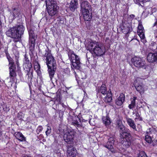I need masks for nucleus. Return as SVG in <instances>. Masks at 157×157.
<instances>
[{
    "instance_id": "obj_26",
    "label": "nucleus",
    "mask_w": 157,
    "mask_h": 157,
    "mask_svg": "<svg viewBox=\"0 0 157 157\" xmlns=\"http://www.w3.org/2000/svg\"><path fill=\"white\" fill-rule=\"evenodd\" d=\"M23 67L24 70L27 72V75H29L32 68L31 63L30 62L24 63Z\"/></svg>"
},
{
    "instance_id": "obj_10",
    "label": "nucleus",
    "mask_w": 157,
    "mask_h": 157,
    "mask_svg": "<svg viewBox=\"0 0 157 157\" xmlns=\"http://www.w3.org/2000/svg\"><path fill=\"white\" fill-rule=\"evenodd\" d=\"M117 129L119 131L120 137L121 138H123L125 136L127 137L130 136V131L129 129L126 128L124 125Z\"/></svg>"
},
{
    "instance_id": "obj_14",
    "label": "nucleus",
    "mask_w": 157,
    "mask_h": 157,
    "mask_svg": "<svg viewBox=\"0 0 157 157\" xmlns=\"http://www.w3.org/2000/svg\"><path fill=\"white\" fill-rule=\"evenodd\" d=\"M92 10H81L85 21H90L92 17Z\"/></svg>"
},
{
    "instance_id": "obj_35",
    "label": "nucleus",
    "mask_w": 157,
    "mask_h": 157,
    "mask_svg": "<svg viewBox=\"0 0 157 157\" xmlns=\"http://www.w3.org/2000/svg\"><path fill=\"white\" fill-rule=\"evenodd\" d=\"M51 132V128L49 126H48L47 128V130L46 131V135L48 136L49 134H50Z\"/></svg>"
},
{
    "instance_id": "obj_40",
    "label": "nucleus",
    "mask_w": 157,
    "mask_h": 157,
    "mask_svg": "<svg viewBox=\"0 0 157 157\" xmlns=\"http://www.w3.org/2000/svg\"><path fill=\"white\" fill-rule=\"evenodd\" d=\"M65 73L67 74H70V71L69 68H67L64 69Z\"/></svg>"
},
{
    "instance_id": "obj_39",
    "label": "nucleus",
    "mask_w": 157,
    "mask_h": 157,
    "mask_svg": "<svg viewBox=\"0 0 157 157\" xmlns=\"http://www.w3.org/2000/svg\"><path fill=\"white\" fill-rule=\"evenodd\" d=\"M25 60L24 61V63L30 62L26 55H25Z\"/></svg>"
},
{
    "instance_id": "obj_12",
    "label": "nucleus",
    "mask_w": 157,
    "mask_h": 157,
    "mask_svg": "<svg viewBox=\"0 0 157 157\" xmlns=\"http://www.w3.org/2000/svg\"><path fill=\"white\" fill-rule=\"evenodd\" d=\"M14 27L17 37H19L18 40L20 41L21 40L22 35L24 34L25 28L22 25H17Z\"/></svg>"
},
{
    "instance_id": "obj_23",
    "label": "nucleus",
    "mask_w": 157,
    "mask_h": 157,
    "mask_svg": "<svg viewBox=\"0 0 157 157\" xmlns=\"http://www.w3.org/2000/svg\"><path fill=\"white\" fill-rule=\"evenodd\" d=\"M78 3L77 0H72L70 3V9L71 11L74 12L77 8Z\"/></svg>"
},
{
    "instance_id": "obj_22",
    "label": "nucleus",
    "mask_w": 157,
    "mask_h": 157,
    "mask_svg": "<svg viewBox=\"0 0 157 157\" xmlns=\"http://www.w3.org/2000/svg\"><path fill=\"white\" fill-rule=\"evenodd\" d=\"M137 32L141 39H144L145 38L144 30L142 25L139 24Z\"/></svg>"
},
{
    "instance_id": "obj_36",
    "label": "nucleus",
    "mask_w": 157,
    "mask_h": 157,
    "mask_svg": "<svg viewBox=\"0 0 157 157\" xmlns=\"http://www.w3.org/2000/svg\"><path fill=\"white\" fill-rule=\"evenodd\" d=\"M136 118H135V119H139L140 121L142 120V118L140 117V115L138 113V112H137L136 113Z\"/></svg>"
},
{
    "instance_id": "obj_46",
    "label": "nucleus",
    "mask_w": 157,
    "mask_h": 157,
    "mask_svg": "<svg viewBox=\"0 0 157 157\" xmlns=\"http://www.w3.org/2000/svg\"><path fill=\"white\" fill-rule=\"evenodd\" d=\"M130 17L132 18H134L135 17V16L133 14H132L130 15Z\"/></svg>"
},
{
    "instance_id": "obj_29",
    "label": "nucleus",
    "mask_w": 157,
    "mask_h": 157,
    "mask_svg": "<svg viewBox=\"0 0 157 157\" xmlns=\"http://www.w3.org/2000/svg\"><path fill=\"white\" fill-rule=\"evenodd\" d=\"M136 97H134L133 99L131 101V103L129 105L128 107L130 109H132L135 107V100L136 99Z\"/></svg>"
},
{
    "instance_id": "obj_49",
    "label": "nucleus",
    "mask_w": 157,
    "mask_h": 157,
    "mask_svg": "<svg viewBox=\"0 0 157 157\" xmlns=\"http://www.w3.org/2000/svg\"><path fill=\"white\" fill-rule=\"evenodd\" d=\"M156 37L157 38V36H156Z\"/></svg>"
},
{
    "instance_id": "obj_2",
    "label": "nucleus",
    "mask_w": 157,
    "mask_h": 157,
    "mask_svg": "<svg viewBox=\"0 0 157 157\" xmlns=\"http://www.w3.org/2000/svg\"><path fill=\"white\" fill-rule=\"evenodd\" d=\"M45 2L46 9L49 15L52 17L55 16L59 9L56 2L54 0H46Z\"/></svg>"
},
{
    "instance_id": "obj_15",
    "label": "nucleus",
    "mask_w": 157,
    "mask_h": 157,
    "mask_svg": "<svg viewBox=\"0 0 157 157\" xmlns=\"http://www.w3.org/2000/svg\"><path fill=\"white\" fill-rule=\"evenodd\" d=\"M147 59L149 62H157V50L155 51L154 53H148L147 56Z\"/></svg>"
},
{
    "instance_id": "obj_41",
    "label": "nucleus",
    "mask_w": 157,
    "mask_h": 157,
    "mask_svg": "<svg viewBox=\"0 0 157 157\" xmlns=\"http://www.w3.org/2000/svg\"><path fill=\"white\" fill-rule=\"evenodd\" d=\"M40 68V67L39 64L36 65L35 66V69H37V71L39 70Z\"/></svg>"
},
{
    "instance_id": "obj_28",
    "label": "nucleus",
    "mask_w": 157,
    "mask_h": 157,
    "mask_svg": "<svg viewBox=\"0 0 157 157\" xmlns=\"http://www.w3.org/2000/svg\"><path fill=\"white\" fill-rule=\"evenodd\" d=\"M102 121L103 123L106 126L109 125L111 123L110 118L109 117L106 116V117H102Z\"/></svg>"
},
{
    "instance_id": "obj_20",
    "label": "nucleus",
    "mask_w": 157,
    "mask_h": 157,
    "mask_svg": "<svg viewBox=\"0 0 157 157\" xmlns=\"http://www.w3.org/2000/svg\"><path fill=\"white\" fill-rule=\"evenodd\" d=\"M135 87L137 91L140 93H143L145 90V89L144 87V85L142 83H139L137 81L135 82Z\"/></svg>"
},
{
    "instance_id": "obj_16",
    "label": "nucleus",
    "mask_w": 157,
    "mask_h": 157,
    "mask_svg": "<svg viewBox=\"0 0 157 157\" xmlns=\"http://www.w3.org/2000/svg\"><path fill=\"white\" fill-rule=\"evenodd\" d=\"M122 138L125 139V140L123 142H122L124 147L126 148L129 147L132 142L131 134H130V136H129L127 137L125 136V137H124L123 138Z\"/></svg>"
},
{
    "instance_id": "obj_21",
    "label": "nucleus",
    "mask_w": 157,
    "mask_h": 157,
    "mask_svg": "<svg viewBox=\"0 0 157 157\" xmlns=\"http://www.w3.org/2000/svg\"><path fill=\"white\" fill-rule=\"evenodd\" d=\"M125 100V96L123 94H121L120 96L117 98L115 101L116 104L118 106H121L122 105Z\"/></svg>"
},
{
    "instance_id": "obj_47",
    "label": "nucleus",
    "mask_w": 157,
    "mask_h": 157,
    "mask_svg": "<svg viewBox=\"0 0 157 157\" xmlns=\"http://www.w3.org/2000/svg\"><path fill=\"white\" fill-rule=\"evenodd\" d=\"M17 66L18 65V62H17Z\"/></svg>"
},
{
    "instance_id": "obj_1",
    "label": "nucleus",
    "mask_w": 157,
    "mask_h": 157,
    "mask_svg": "<svg viewBox=\"0 0 157 157\" xmlns=\"http://www.w3.org/2000/svg\"><path fill=\"white\" fill-rule=\"evenodd\" d=\"M46 53L44 57H46L45 61L48 68V72L50 80H52L56 68V60L50 51L46 50Z\"/></svg>"
},
{
    "instance_id": "obj_7",
    "label": "nucleus",
    "mask_w": 157,
    "mask_h": 157,
    "mask_svg": "<svg viewBox=\"0 0 157 157\" xmlns=\"http://www.w3.org/2000/svg\"><path fill=\"white\" fill-rule=\"evenodd\" d=\"M15 29V27L13 26L10 28L6 32V35L8 37L13 39V41L15 43L19 41Z\"/></svg>"
},
{
    "instance_id": "obj_37",
    "label": "nucleus",
    "mask_w": 157,
    "mask_h": 157,
    "mask_svg": "<svg viewBox=\"0 0 157 157\" xmlns=\"http://www.w3.org/2000/svg\"><path fill=\"white\" fill-rule=\"evenodd\" d=\"M138 157H147L145 154V153L144 152H141L139 154Z\"/></svg>"
},
{
    "instance_id": "obj_42",
    "label": "nucleus",
    "mask_w": 157,
    "mask_h": 157,
    "mask_svg": "<svg viewBox=\"0 0 157 157\" xmlns=\"http://www.w3.org/2000/svg\"><path fill=\"white\" fill-rule=\"evenodd\" d=\"M127 28L128 32H127V33H129V32H131L132 30V29L131 28L130 26H128Z\"/></svg>"
},
{
    "instance_id": "obj_24",
    "label": "nucleus",
    "mask_w": 157,
    "mask_h": 157,
    "mask_svg": "<svg viewBox=\"0 0 157 157\" xmlns=\"http://www.w3.org/2000/svg\"><path fill=\"white\" fill-rule=\"evenodd\" d=\"M126 119L127 123L130 127L132 128L134 130L137 131L136 125L134 121L132 119L128 117L126 118Z\"/></svg>"
},
{
    "instance_id": "obj_32",
    "label": "nucleus",
    "mask_w": 157,
    "mask_h": 157,
    "mask_svg": "<svg viewBox=\"0 0 157 157\" xmlns=\"http://www.w3.org/2000/svg\"><path fill=\"white\" fill-rule=\"evenodd\" d=\"M145 140L148 143H151L152 139L151 136L148 135H147L145 136Z\"/></svg>"
},
{
    "instance_id": "obj_4",
    "label": "nucleus",
    "mask_w": 157,
    "mask_h": 157,
    "mask_svg": "<svg viewBox=\"0 0 157 157\" xmlns=\"http://www.w3.org/2000/svg\"><path fill=\"white\" fill-rule=\"evenodd\" d=\"M99 93H101L103 95L106 94V96L104 98V100L106 103H110L112 101V94L111 91L107 92L106 86L104 84L101 85L98 89Z\"/></svg>"
},
{
    "instance_id": "obj_13",
    "label": "nucleus",
    "mask_w": 157,
    "mask_h": 157,
    "mask_svg": "<svg viewBox=\"0 0 157 157\" xmlns=\"http://www.w3.org/2000/svg\"><path fill=\"white\" fill-rule=\"evenodd\" d=\"M114 139L113 137H110L106 144L104 145L105 147L108 149L113 153H115V151L114 149L113 146L114 145Z\"/></svg>"
},
{
    "instance_id": "obj_45",
    "label": "nucleus",
    "mask_w": 157,
    "mask_h": 157,
    "mask_svg": "<svg viewBox=\"0 0 157 157\" xmlns=\"http://www.w3.org/2000/svg\"><path fill=\"white\" fill-rule=\"evenodd\" d=\"M60 104L62 105V107L64 108H65L66 107V105H64L62 103H60Z\"/></svg>"
},
{
    "instance_id": "obj_11",
    "label": "nucleus",
    "mask_w": 157,
    "mask_h": 157,
    "mask_svg": "<svg viewBox=\"0 0 157 157\" xmlns=\"http://www.w3.org/2000/svg\"><path fill=\"white\" fill-rule=\"evenodd\" d=\"M92 52H94L96 56H100L105 53V49L103 47L99 45L98 43L97 46L92 49Z\"/></svg>"
},
{
    "instance_id": "obj_5",
    "label": "nucleus",
    "mask_w": 157,
    "mask_h": 157,
    "mask_svg": "<svg viewBox=\"0 0 157 157\" xmlns=\"http://www.w3.org/2000/svg\"><path fill=\"white\" fill-rule=\"evenodd\" d=\"M28 32L29 36V50L31 54H33L35 49V40L36 39V36L33 30L30 29Z\"/></svg>"
},
{
    "instance_id": "obj_34",
    "label": "nucleus",
    "mask_w": 157,
    "mask_h": 157,
    "mask_svg": "<svg viewBox=\"0 0 157 157\" xmlns=\"http://www.w3.org/2000/svg\"><path fill=\"white\" fill-rule=\"evenodd\" d=\"M17 117L20 120H22L24 117V115L21 112H19L18 113Z\"/></svg>"
},
{
    "instance_id": "obj_17",
    "label": "nucleus",
    "mask_w": 157,
    "mask_h": 157,
    "mask_svg": "<svg viewBox=\"0 0 157 157\" xmlns=\"http://www.w3.org/2000/svg\"><path fill=\"white\" fill-rule=\"evenodd\" d=\"M81 10H92L91 6L87 1H82L80 3Z\"/></svg>"
},
{
    "instance_id": "obj_6",
    "label": "nucleus",
    "mask_w": 157,
    "mask_h": 157,
    "mask_svg": "<svg viewBox=\"0 0 157 157\" xmlns=\"http://www.w3.org/2000/svg\"><path fill=\"white\" fill-rule=\"evenodd\" d=\"M131 61L136 67L140 68L145 67V61L140 58L135 56L132 58Z\"/></svg>"
},
{
    "instance_id": "obj_48",
    "label": "nucleus",
    "mask_w": 157,
    "mask_h": 157,
    "mask_svg": "<svg viewBox=\"0 0 157 157\" xmlns=\"http://www.w3.org/2000/svg\"><path fill=\"white\" fill-rule=\"evenodd\" d=\"M75 74V75L76 74L75 71H74Z\"/></svg>"
},
{
    "instance_id": "obj_44",
    "label": "nucleus",
    "mask_w": 157,
    "mask_h": 157,
    "mask_svg": "<svg viewBox=\"0 0 157 157\" xmlns=\"http://www.w3.org/2000/svg\"><path fill=\"white\" fill-rule=\"evenodd\" d=\"M22 157H30V156L27 155H23L22 156Z\"/></svg>"
},
{
    "instance_id": "obj_33",
    "label": "nucleus",
    "mask_w": 157,
    "mask_h": 157,
    "mask_svg": "<svg viewBox=\"0 0 157 157\" xmlns=\"http://www.w3.org/2000/svg\"><path fill=\"white\" fill-rule=\"evenodd\" d=\"M43 128L41 126H39L36 130V132L38 134H39L43 130Z\"/></svg>"
},
{
    "instance_id": "obj_31",
    "label": "nucleus",
    "mask_w": 157,
    "mask_h": 157,
    "mask_svg": "<svg viewBox=\"0 0 157 157\" xmlns=\"http://www.w3.org/2000/svg\"><path fill=\"white\" fill-rule=\"evenodd\" d=\"M124 125L123 124L122 121L120 119L117 120L116 122V127L117 128H118L119 127H121Z\"/></svg>"
},
{
    "instance_id": "obj_8",
    "label": "nucleus",
    "mask_w": 157,
    "mask_h": 157,
    "mask_svg": "<svg viewBox=\"0 0 157 157\" xmlns=\"http://www.w3.org/2000/svg\"><path fill=\"white\" fill-rule=\"evenodd\" d=\"M9 62L10 76V78L13 79L16 76V67L12 59L10 57H7Z\"/></svg>"
},
{
    "instance_id": "obj_25",
    "label": "nucleus",
    "mask_w": 157,
    "mask_h": 157,
    "mask_svg": "<svg viewBox=\"0 0 157 157\" xmlns=\"http://www.w3.org/2000/svg\"><path fill=\"white\" fill-rule=\"evenodd\" d=\"M14 136L16 139L21 141H26L25 137L20 132H17L14 133Z\"/></svg>"
},
{
    "instance_id": "obj_18",
    "label": "nucleus",
    "mask_w": 157,
    "mask_h": 157,
    "mask_svg": "<svg viewBox=\"0 0 157 157\" xmlns=\"http://www.w3.org/2000/svg\"><path fill=\"white\" fill-rule=\"evenodd\" d=\"M67 151L68 157H74L76 155V150L71 145L68 146Z\"/></svg>"
},
{
    "instance_id": "obj_3",
    "label": "nucleus",
    "mask_w": 157,
    "mask_h": 157,
    "mask_svg": "<svg viewBox=\"0 0 157 157\" xmlns=\"http://www.w3.org/2000/svg\"><path fill=\"white\" fill-rule=\"evenodd\" d=\"M68 55L71 62L72 68H75L78 70L79 69L82 64L80 62L79 57L75 54L73 52H71L70 56V53H69Z\"/></svg>"
},
{
    "instance_id": "obj_9",
    "label": "nucleus",
    "mask_w": 157,
    "mask_h": 157,
    "mask_svg": "<svg viewBox=\"0 0 157 157\" xmlns=\"http://www.w3.org/2000/svg\"><path fill=\"white\" fill-rule=\"evenodd\" d=\"M74 132L71 130H69L64 135L63 139L67 144H72L74 142Z\"/></svg>"
},
{
    "instance_id": "obj_43",
    "label": "nucleus",
    "mask_w": 157,
    "mask_h": 157,
    "mask_svg": "<svg viewBox=\"0 0 157 157\" xmlns=\"http://www.w3.org/2000/svg\"><path fill=\"white\" fill-rule=\"evenodd\" d=\"M64 112L63 111H62L61 110H60L59 111V113L61 114L62 115H63V114Z\"/></svg>"
},
{
    "instance_id": "obj_30",
    "label": "nucleus",
    "mask_w": 157,
    "mask_h": 157,
    "mask_svg": "<svg viewBox=\"0 0 157 157\" xmlns=\"http://www.w3.org/2000/svg\"><path fill=\"white\" fill-rule=\"evenodd\" d=\"M150 48L153 51H155L157 50V46L156 43L153 41L150 45Z\"/></svg>"
},
{
    "instance_id": "obj_27",
    "label": "nucleus",
    "mask_w": 157,
    "mask_h": 157,
    "mask_svg": "<svg viewBox=\"0 0 157 157\" xmlns=\"http://www.w3.org/2000/svg\"><path fill=\"white\" fill-rule=\"evenodd\" d=\"M98 43V42L96 41L89 42H88L87 49L90 51L92 52V49L94 48H95L96 46H97V44Z\"/></svg>"
},
{
    "instance_id": "obj_19",
    "label": "nucleus",
    "mask_w": 157,
    "mask_h": 157,
    "mask_svg": "<svg viewBox=\"0 0 157 157\" xmlns=\"http://www.w3.org/2000/svg\"><path fill=\"white\" fill-rule=\"evenodd\" d=\"M14 18L16 17H22L23 15L22 13L21 12L20 9L19 7L14 8L12 10Z\"/></svg>"
},
{
    "instance_id": "obj_38",
    "label": "nucleus",
    "mask_w": 157,
    "mask_h": 157,
    "mask_svg": "<svg viewBox=\"0 0 157 157\" xmlns=\"http://www.w3.org/2000/svg\"><path fill=\"white\" fill-rule=\"evenodd\" d=\"M72 123L73 125H76L78 127H79L81 126L80 124L77 121H73Z\"/></svg>"
}]
</instances>
